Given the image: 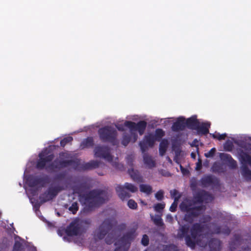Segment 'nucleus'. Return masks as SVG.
Returning a JSON list of instances; mask_svg holds the SVG:
<instances>
[{
    "instance_id": "36",
    "label": "nucleus",
    "mask_w": 251,
    "mask_h": 251,
    "mask_svg": "<svg viewBox=\"0 0 251 251\" xmlns=\"http://www.w3.org/2000/svg\"><path fill=\"white\" fill-rule=\"evenodd\" d=\"M59 157L60 160H69V159L71 157V155L67 151H62L59 153Z\"/></svg>"
},
{
    "instance_id": "44",
    "label": "nucleus",
    "mask_w": 251,
    "mask_h": 251,
    "mask_svg": "<svg viewBox=\"0 0 251 251\" xmlns=\"http://www.w3.org/2000/svg\"><path fill=\"white\" fill-rule=\"evenodd\" d=\"M165 203H158L154 205V210L157 212H160L165 208Z\"/></svg>"
},
{
    "instance_id": "16",
    "label": "nucleus",
    "mask_w": 251,
    "mask_h": 251,
    "mask_svg": "<svg viewBox=\"0 0 251 251\" xmlns=\"http://www.w3.org/2000/svg\"><path fill=\"white\" fill-rule=\"evenodd\" d=\"M210 126L209 122H202L198 124V126L196 130L199 135H206L209 133V128Z\"/></svg>"
},
{
    "instance_id": "59",
    "label": "nucleus",
    "mask_w": 251,
    "mask_h": 251,
    "mask_svg": "<svg viewBox=\"0 0 251 251\" xmlns=\"http://www.w3.org/2000/svg\"><path fill=\"white\" fill-rule=\"evenodd\" d=\"M191 155L192 157H193V158L195 157V155L194 153H192Z\"/></svg>"
},
{
    "instance_id": "40",
    "label": "nucleus",
    "mask_w": 251,
    "mask_h": 251,
    "mask_svg": "<svg viewBox=\"0 0 251 251\" xmlns=\"http://www.w3.org/2000/svg\"><path fill=\"white\" fill-rule=\"evenodd\" d=\"M130 141V137L128 135H124L122 140V144L125 146H126Z\"/></svg>"
},
{
    "instance_id": "20",
    "label": "nucleus",
    "mask_w": 251,
    "mask_h": 251,
    "mask_svg": "<svg viewBox=\"0 0 251 251\" xmlns=\"http://www.w3.org/2000/svg\"><path fill=\"white\" fill-rule=\"evenodd\" d=\"M125 189V188L124 186L121 185H118L116 187L117 195L122 200H124L130 197V195L126 191Z\"/></svg>"
},
{
    "instance_id": "42",
    "label": "nucleus",
    "mask_w": 251,
    "mask_h": 251,
    "mask_svg": "<svg viewBox=\"0 0 251 251\" xmlns=\"http://www.w3.org/2000/svg\"><path fill=\"white\" fill-rule=\"evenodd\" d=\"M233 146L232 143L228 140L224 144V149L226 151H231L232 150Z\"/></svg>"
},
{
    "instance_id": "8",
    "label": "nucleus",
    "mask_w": 251,
    "mask_h": 251,
    "mask_svg": "<svg viewBox=\"0 0 251 251\" xmlns=\"http://www.w3.org/2000/svg\"><path fill=\"white\" fill-rule=\"evenodd\" d=\"M94 154L96 157L103 158L111 162L113 160V156L110 154L109 148L105 145H97L94 150Z\"/></svg>"
},
{
    "instance_id": "60",
    "label": "nucleus",
    "mask_w": 251,
    "mask_h": 251,
    "mask_svg": "<svg viewBox=\"0 0 251 251\" xmlns=\"http://www.w3.org/2000/svg\"><path fill=\"white\" fill-rule=\"evenodd\" d=\"M193 142H194V143H196L198 142V141L197 139H195V140L193 141Z\"/></svg>"
},
{
    "instance_id": "53",
    "label": "nucleus",
    "mask_w": 251,
    "mask_h": 251,
    "mask_svg": "<svg viewBox=\"0 0 251 251\" xmlns=\"http://www.w3.org/2000/svg\"><path fill=\"white\" fill-rule=\"evenodd\" d=\"M127 163L129 166L132 167L133 166V161L132 159H129L128 158Z\"/></svg>"
},
{
    "instance_id": "52",
    "label": "nucleus",
    "mask_w": 251,
    "mask_h": 251,
    "mask_svg": "<svg viewBox=\"0 0 251 251\" xmlns=\"http://www.w3.org/2000/svg\"><path fill=\"white\" fill-rule=\"evenodd\" d=\"M201 167H202L201 162L200 161H199L197 163V166H196V170H200V169H201Z\"/></svg>"
},
{
    "instance_id": "43",
    "label": "nucleus",
    "mask_w": 251,
    "mask_h": 251,
    "mask_svg": "<svg viewBox=\"0 0 251 251\" xmlns=\"http://www.w3.org/2000/svg\"><path fill=\"white\" fill-rule=\"evenodd\" d=\"M179 198V197L178 198H176L175 199L174 201L171 204V206L170 207V210L171 212H174L176 211V208H177V203L176 202V201L178 200Z\"/></svg>"
},
{
    "instance_id": "41",
    "label": "nucleus",
    "mask_w": 251,
    "mask_h": 251,
    "mask_svg": "<svg viewBox=\"0 0 251 251\" xmlns=\"http://www.w3.org/2000/svg\"><path fill=\"white\" fill-rule=\"evenodd\" d=\"M128 206L132 209H136L137 208V204L133 200L130 199L127 202Z\"/></svg>"
},
{
    "instance_id": "4",
    "label": "nucleus",
    "mask_w": 251,
    "mask_h": 251,
    "mask_svg": "<svg viewBox=\"0 0 251 251\" xmlns=\"http://www.w3.org/2000/svg\"><path fill=\"white\" fill-rule=\"evenodd\" d=\"M105 192L100 189H93L79 197L80 202L84 206V209L90 211L105 202Z\"/></svg>"
},
{
    "instance_id": "27",
    "label": "nucleus",
    "mask_w": 251,
    "mask_h": 251,
    "mask_svg": "<svg viewBox=\"0 0 251 251\" xmlns=\"http://www.w3.org/2000/svg\"><path fill=\"white\" fill-rule=\"evenodd\" d=\"M241 161L243 164H249L251 166V156L247 153L242 152L240 154Z\"/></svg>"
},
{
    "instance_id": "29",
    "label": "nucleus",
    "mask_w": 251,
    "mask_h": 251,
    "mask_svg": "<svg viewBox=\"0 0 251 251\" xmlns=\"http://www.w3.org/2000/svg\"><path fill=\"white\" fill-rule=\"evenodd\" d=\"M128 172L131 177L136 181H139L141 179V177L139 175L138 173L135 171L133 168L128 169Z\"/></svg>"
},
{
    "instance_id": "10",
    "label": "nucleus",
    "mask_w": 251,
    "mask_h": 251,
    "mask_svg": "<svg viewBox=\"0 0 251 251\" xmlns=\"http://www.w3.org/2000/svg\"><path fill=\"white\" fill-rule=\"evenodd\" d=\"M27 182L30 187H34L38 185L43 187L45 184L49 183V180L47 176L43 177L31 176L27 178Z\"/></svg>"
},
{
    "instance_id": "45",
    "label": "nucleus",
    "mask_w": 251,
    "mask_h": 251,
    "mask_svg": "<svg viewBox=\"0 0 251 251\" xmlns=\"http://www.w3.org/2000/svg\"><path fill=\"white\" fill-rule=\"evenodd\" d=\"M155 198L158 201H161L164 198V191L162 190L158 191L155 194Z\"/></svg>"
},
{
    "instance_id": "15",
    "label": "nucleus",
    "mask_w": 251,
    "mask_h": 251,
    "mask_svg": "<svg viewBox=\"0 0 251 251\" xmlns=\"http://www.w3.org/2000/svg\"><path fill=\"white\" fill-rule=\"evenodd\" d=\"M185 126V119L183 117L178 118L176 121L174 122L172 126V129L174 131H178L183 130Z\"/></svg>"
},
{
    "instance_id": "35",
    "label": "nucleus",
    "mask_w": 251,
    "mask_h": 251,
    "mask_svg": "<svg viewBox=\"0 0 251 251\" xmlns=\"http://www.w3.org/2000/svg\"><path fill=\"white\" fill-rule=\"evenodd\" d=\"M151 219H152L154 224L156 226L161 227V226H163L164 225L163 220L160 216H157L154 218H153V217H152Z\"/></svg>"
},
{
    "instance_id": "33",
    "label": "nucleus",
    "mask_w": 251,
    "mask_h": 251,
    "mask_svg": "<svg viewBox=\"0 0 251 251\" xmlns=\"http://www.w3.org/2000/svg\"><path fill=\"white\" fill-rule=\"evenodd\" d=\"M12 251H24V248L22 244L18 241H15L13 247Z\"/></svg>"
},
{
    "instance_id": "19",
    "label": "nucleus",
    "mask_w": 251,
    "mask_h": 251,
    "mask_svg": "<svg viewBox=\"0 0 251 251\" xmlns=\"http://www.w3.org/2000/svg\"><path fill=\"white\" fill-rule=\"evenodd\" d=\"M94 145V140L93 137H88L84 139L81 142L80 145V148L81 149H84L86 148H90L93 147Z\"/></svg>"
},
{
    "instance_id": "47",
    "label": "nucleus",
    "mask_w": 251,
    "mask_h": 251,
    "mask_svg": "<svg viewBox=\"0 0 251 251\" xmlns=\"http://www.w3.org/2000/svg\"><path fill=\"white\" fill-rule=\"evenodd\" d=\"M216 149L213 148L208 152L205 153L204 156L207 158L212 157L214 155Z\"/></svg>"
},
{
    "instance_id": "25",
    "label": "nucleus",
    "mask_w": 251,
    "mask_h": 251,
    "mask_svg": "<svg viewBox=\"0 0 251 251\" xmlns=\"http://www.w3.org/2000/svg\"><path fill=\"white\" fill-rule=\"evenodd\" d=\"M89 188L86 183H82L75 188L74 191L75 193L78 194V196L79 197L80 194H83V193H86L85 191L88 190Z\"/></svg>"
},
{
    "instance_id": "37",
    "label": "nucleus",
    "mask_w": 251,
    "mask_h": 251,
    "mask_svg": "<svg viewBox=\"0 0 251 251\" xmlns=\"http://www.w3.org/2000/svg\"><path fill=\"white\" fill-rule=\"evenodd\" d=\"M73 140V138L72 136H68L64 138L60 141V146L64 147L67 144L70 143Z\"/></svg>"
},
{
    "instance_id": "48",
    "label": "nucleus",
    "mask_w": 251,
    "mask_h": 251,
    "mask_svg": "<svg viewBox=\"0 0 251 251\" xmlns=\"http://www.w3.org/2000/svg\"><path fill=\"white\" fill-rule=\"evenodd\" d=\"M197 187V182L196 180H192L190 183V187L192 190H194Z\"/></svg>"
},
{
    "instance_id": "54",
    "label": "nucleus",
    "mask_w": 251,
    "mask_h": 251,
    "mask_svg": "<svg viewBox=\"0 0 251 251\" xmlns=\"http://www.w3.org/2000/svg\"><path fill=\"white\" fill-rule=\"evenodd\" d=\"M114 251H126L124 249H122L121 247H118L115 249Z\"/></svg>"
},
{
    "instance_id": "49",
    "label": "nucleus",
    "mask_w": 251,
    "mask_h": 251,
    "mask_svg": "<svg viewBox=\"0 0 251 251\" xmlns=\"http://www.w3.org/2000/svg\"><path fill=\"white\" fill-rule=\"evenodd\" d=\"M240 239H241V237L239 235H234V241L232 242L234 243V244H235V242H239ZM232 242L230 244L231 248H232L231 246H232Z\"/></svg>"
},
{
    "instance_id": "26",
    "label": "nucleus",
    "mask_w": 251,
    "mask_h": 251,
    "mask_svg": "<svg viewBox=\"0 0 251 251\" xmlns=\"http://www.w3.org/2000/svg\"><path fill=\"white\" fill-rule=\"evenodd\" d=\"M214 232L216 234L222 233L228 235L230 234L231 230L230 228L227 226H225L224 227L218 226L215 227L214 230Z\"/></svg>"
},
{
    "instance_id": "21",
    "label": "nucleus",
    "mask_w": 251,
    "mask_h": 251,
    "mask_svg": "<svg viewBox=\"0 0 251 251\" xmlns=\"http://www.w3.org/2000/svg\"><path fill=\"white\" fill-rule=\"evenodd\" d=\"M224 159L226 160L228 163V166L230 168L235 169L237 167V162L232 157V156L227 153H223L221 154Z\"/></svg>"
},
{
    "instance_id": "28",
    "label": "nucleus",
    "mask_w": 251,
    "mask_h": 251,
    "mask_svg": "<svg viewBox=\"0 0 251 251\" xmlns=\"http://www.w3.org/2000/svg\"><path fill=\"white\" fill-rule=\"evenodd\" d=\"M100 162L97 160H92L85 163L83 166L85 170H89L98 168L100 166Z\"/></svg>"
},
{
    "instance_id": "13",
    "label": "nucleus",
    "mask_w": 251,
    "mask_h": 251,
    "mask_svg": "<svg viewBox=\"0 0 251 251\" xmlns=\"http://www.w3.org/2000/svg\"><path fill=\"white\" fill-rule=\"evenodd\" d=\"M217 182V178L212 175L204 176L200 180L201 186L202 187H207Z\"/></svg>"
},
{
    "instance_id": "14",
    "label": "nucleus",
    "mask_w": 251,
    "mask_h": 251,
    "mask_svg": "<svg viewBox=\"0 0 251 251\" xmlns=\"http://www.w3.org/2000/svg\"><path fill=\"white\" fill-rule=\"evenodd\" d=\"M136 229L132 228L125 233L120 239V241L124 244H130L135 237Z\"/></svg>"
},
{
    "instance_id": "2",
    "label": "nucleus",
    "mask_w": 251,
    "mask_h": 251,
    "mask_svg": "<svg viewBox=\"0 0 251 251\" xmlns=\"http://www.w3.org/2000/svg\"><path fill=\"white\" fill-rule=\"evenodd\" d=\"M203 230L204 225L200 223L193 224L190 229L188 225L185 224L179 226L177 237L180 240L184 238L186 245L192 249H194L196 244H199Z\"/></svg>"
},
{
    "instance_id": "58",
    "label": "nucleus",
    "mask_w": 251,
    "mask_h": 251,
    "mask_svg": "<svg viewBox=\"0 0 251 251\" xmlns=\"http://www.w3.org/2000/svg\"><path fill=\"white\" fill-rule=\"evenodd\" d=\"M167 219H170V220H172V217L171 216V215H168L167 216Z\"/></svg>"
},
{
    "instance_id": "17",
    "label": "nucleus",
    "mask_w": 251,
    "mask_h": 251,
    "mask_svg": "<svg viewBox=\"0 0 251 251\" xmlns=\"http://www.w3.org/2000/svg\"><path fill=\"white\" fill-rule=\"evenodd\" d=\"M198 124H200V122L197 119L196 116H193L185 120V126L192 130H195Z\"/></svg>"
},
{
    "instance_id": "22",
    "label": "nucleus",
    "mask_w": 251,
    "mask_h": 251,
    "mask_svg": "<svg viewBox=\"0 0 251 251\" xmlns=\"http://www.w3.org/2000/svg\"><path fill=\"white\" fill-rule=\"evenodd\" d=\"M241 174L247 181L251 180V171L249 169L247 165H242Z\"/></svg>"
},
{
    "instance_id": "57",
    "label": "nucleus",
    "mask_w": 251,
    "mask_h": 251,
    "mask_svg": "<svg viewBox=\"0 0 251 251\" xmlns=\"http://www.w3.org/2000/svg\"><path fill=\"white\" fill-rule=\"evenodd\" d=\"M211 219V217L209 216H206L205 217V219H206V221H210Z\"/></svg>"
},
{
    "instance_id": "39",
    "label": "nucleus",
    "mask_w": 251,
    "mask_h": 251,
    "mask_svg": "<svg viewBox=\"0 0 251 251\" xmlns=\"http://www.w3.org/2000/svg\"><path fill=\"white\" fill-rule=\"evenodd\" d=\"M69 210L71 211L73 214H75L78 210V206L77 202H73L69 208Z\"/></svg>"
},
{
    "instance_id": "38",
    "label": "nucleus",
    "mask_w": 251,
    "mask_h": 251,
    "mask_svg": "<svg viewBox=\"0 0 251 251\" xmlns=\"http://www.w3.org/2000/svg\"><path fill=\"white\" fill-rule=\"evenodd\" d=\"M212 136L213 138L221 141L222 140H225L227 136V134L226 133L220 134L219 133L215 132L212 135Z\"/></svg>"
},
{
    "instance_id": "23",
    "label": "nucleus",
    "mask_w": 251,
    "mask_h": 251,
    "mask_svg": "<svg viewBox=\"0 0 251 251\" xmlns=\"http://www.w3.org/2000/svg\"><path fill=\"white\" fill-rule=\"evenodd\" d=\"M168 145V141L166 139L161 140L159 144V153L162 156L165 154Z\"/></svg>"
},
{
    "instance_id": "31",
    "label": "nucleus",
    "mask_w": 251,
    "mask_h": 251,
    "mask_svg": "<svg viewBox=\"0 0 251 251\" xmlns=\"http://www.w3.org/2000/svg\"><path fill=\"white\" fill-rule=\"evenodd\" d=\"M165 135V132L161 128H157L155 130L154 136L155 140L160 141L161 138Z\"/></svg>"
},
{
    "instance_id": "12",
    "label": "nucleus",
    "mask_w": 251,
    "mask_h": 251,
    "mask_svg": "<svg viewBox=\"0 0 251 251\" xmlns=\"http://www.w3.org/2000/svg\"><path fill=\"white\" fill-rule=\"evenodd\" d=\"M80 230L79 225L75 222H72L67 227L65 232L69 236L78 235Z\"/></svg>"
},
{
    "instance_id": "30",
    "label": "nucleus",
    "mask_w": 251,
    "mask_h": 251,
    "mask_svg": "<svg viewBox=\"0 0 251 251\" xmlns=\"http://www.w3.org/2000/svg\"><path fill=\"white\" fill-rule=\"evenodd\" d=\"M140 191L146 193L147 195H150L152 191V189L151 186L147 184H141L140 185Z\"/></svg>"
},
{
    "instance_id": "32",
    "label": "nucleus",
    "mask_w": 251,
    "mask_h": 251,
    "mask_svg": "<svg viewBox=\"0 0 251 251\" xmlns=\"http://www.w3.org/2000/svg\"><path fill=\"white\" fill-rule=\"evenodd\" d=\"M124 187L125 188V189L128 190L129 191L132 193H135L138 190L137 187L134 186L133 184L128 182L125 183Z\"/></svg>"
},
{
    "instance_id": "11",
    "label": "nucleus",
    "mask_w": 251,
    "mask_h": 251,
    "mask_svg": "<svg viewBox=\"0 0 251 251\" xmlns=\"http://www.w3.org/2000/svg\"><path fill=\"white\" fill-rule=\"evenodd\" d=\"M155 140L151 134L146 135L144 136L142 141L140 142L139 146L142 152H145L148 150V147H152L154 146Z\"/></svg>"
},
{
    "instance_id": "34",
    "label": "nucleus",
    "mask_w": 251,
    "mask_h": 251,
    "mask_svg": "<svg viewBox=\"0 0 251 251\" xmlns=\"http://www.w3.org/2000/svg\"><path fill=\"white\" fill-rule=\"evenodd\" d=\"M66 171H63L61 173H59L56 174L54 177V181H62L66 178Z\"/></svg>"
},
{
    "instance_id": "7",
    "label": "nucleus",
    "mask_w": 251,
    "mask_h": 251,
    "mask_svg": "<svg viewBox=\"0 0 251 251\" xmlns=\"http://www.w3.org/2000/svg\"><path fill=\"white\" fill-rule=\"evenodd\" d=\"M67 186L65 183L62 184H58L53 187H50L47 191L39 196V200L41 203H45L52 200L58 194L66 189Z\"/></svg>"
},
{
    "instance_id": "55",
    "label": "nucleus",
    "mask_w": 251,
    "mask_h": 251,
    "mask_svg": "<svg viewBox=\"0 0 251 251\" xmlns=\"http://www.w3.org/2000/svg\"><path fill=\"white\" fill-rule=\"evenodd\" d=\"M117 128L119 131H124V130H125L124 128L123 127V126H120L117 127Z\"/></svg>"
},
{
    "instance_id": "18",
    "label": "nucleus",
    "mask_w": 251,
    "mask_h": 251,
    "mask_svg": "<svg viewBox=\"0 0 251 251\" xmlns=\"http://www.w3.org/2000/svg\"><path fill=\"white\" fill-rule=\"evenodd\" d=\"M210 251H220L221 249V242L217 239H211L208 243Z\"/></svg>"
},
{
    "instance_id": "1",
    "label": "nucleus",
    "mask_w": 251,
    "mask_h": 251,
    "mask_svg": "<svg viewBox=\"0 0 251 251\" xmlns=\"http://www.w3.org/2000/svg\"><path fill=\"white\" fill-rule=\"evenodd\" d=\"M213 199L212 195L205 190H201L194 195L193 200H184L179 204L181 212L185 213L183 220L185 222L192 224L194 219L198 217L205 210L204 205L196 206V203H206L211 201Z\"/></svg>"
},
{
    "instance_id": "24",
    "label": "nucleus",
    "mask_w": 251,
    "mask_h": 251,
    "mask_svg": "<svg viewBox=\"0 0 251 251\" xmlns=\"http://www.w3.org/2000/svg\"><path fill=\"white\" fill-rule=\"evenodd\" d=\"M143 159L145 164H146L149 168H152L155 166V161L149 154L145 153L143 155Z\"/></svg>"
},
{
    "instance_id": "46",
    "label": "nucleus",
    "mask_w": 251,
    "mask_h": 251,
    "mask_svg": "<svg viewBox=\"0 0 251 251\" xmlns=\"http://www.w3.org/2000/svg\"><path fill=\"white\" fill-rule=\"evenodd\" d=\"M141 243L144 246H147L149 244V238L147 235L144 234L141 240Z\"/></svg>"
},
{
    "instance_id": "6",
    "label": "nucleus",
    "mask_w": 251,
    "mask_h": 251,
    "mask_svg": "<svg viewBox=\"0 0 251 251\" xmlns=\"http://www.w3.org/2000/svg\"><path fill=\"white\" fill-rule=\"evenodd\" d=\"M98 133L102 142L109 143L114 146L117 145L118 132L114 127L109 126H104L99 128Z\"/></svg>"
},
{
    "instance_id": "3",
    "label": "nucleus",
    "mask_w": 251,
    "mask_h": 251,
    "mask_svg": "<svg viewBox=\"0 0 251 251\" xmlns=\"http://www.w3.org/2000/svg\"><path fill=\"white\" fill-rule=\"evenodd\" d=\"M54 157V155L53 153L46 155L45 152L42 151L39 154V159L36 165V168L40 170L45 169L48 172H56L75 163L74 160H60L56 158L46 166L48 163L52 161Z\"/></svg>"
},
{
    "instance_id": "56",
    "label": "nucleus",
    "mask_w": 251,
    "mask_h": 251,
    "mask_svg": "<svg viewBox=\"0 0 251 251\" xmlns=\"http://www.w3.org/2000/svg\"><path fill=\"white\" fill-rule=\"evenodd\" d=\"M177 191L176 189H174L173 190V193H172V195L173 196H176V194H177Z\"/></svg>"
},
{
    "instance_id": "9",
    "label": "nucleus",
    "mask_w": 251,
    "mask_h": 251,
    "mask_svg": "<svg viewBox=\"0 0 251 251\" xmlns=\"http://www.w3.org/2000/svg\"><path fill=\"white\" fill-rule=\"evenodd\" d=\"M124 126L128 127L131 133L138 131L139 134L142 135L146 128L147 122L145 121H140L137 123H135L132 121H126L124 123Z\"/></svg>"
},
{
    "instance_id": "5",
    "label": "nucleus",
    "mask_w": 251,
    "mask_h": 251,
    "mask_svg": "<svg viewBox=\"0 0 251 251\" xmlns=\"http://www.w3.org/2000/svg\"><path fill=\"white\" fill-rule=\"evenodd\" d=\"M116 222L114 219L107 218L104 220L100 226L98 230L96 232L95 237L99 240L103 239L106 235L107 236L105 239L106 243L110 245L113 242V228L116 226Z\"/></svg>"
},
{
    "instance_id": "50",
    "label": "nucleus",
    "mask_w": 251,
    "mask_h": 251,
    "mask_svg": "<svg viewBox=\"0 0 251 251\" xmlns=\"http://www.w3.org/2000/svg\"><path fill=\"white\" fill-rule=\"evenodd\" d=\"M221 166L219 165L214 164L212 167L213 171L215 172H219L220 171Z\"/></svg>"
},
{
    "instance_id": "51",
    "label": "nucleus",
    "mask_w": 251,
    "mask_h": 251,
    "mask_svg": "<svg viewBox=\"0 0 251 251\" xmlns=\"http://www.w3.org/2000/svg\"><path fill=\"white\" fill-rule=\"evenodd\" d=\"M180 168L183 175H185L189 173V171L187 169L183 168L181 165L180 166Z\"/></svg>"
}]
</instances>
